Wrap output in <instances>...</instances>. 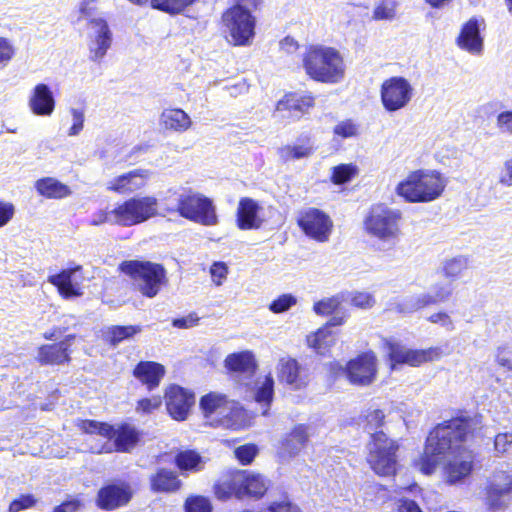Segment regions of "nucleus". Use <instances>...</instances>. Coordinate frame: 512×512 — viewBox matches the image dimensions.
Masks as SVG:
<instances>
[{"mask_svg":"<svg viewBox=\"0 0 512 512\" xmlns=\"http://www.w3.org/2000/svg\"><path fill=\"white\" fill-rule=\"evenodd\" d=\"M223 22L234 45H250L255 35V17L250 8L234 5L223 15Z\"/></svg>","mask_w":512,"mask_h":512,"instance_id":"9b49d317","label":"nucleus"},{"mask_svg":"<svg viewBox=\"0 0 512 512\" xmlns=\"http://www.w3.org/2000/svg\"><path fill=\"white\" fill-rule=\"evenodd\" d=\"M97 9V0H81L75 10L76 21L93 19V15Z\"/></svg>","mask_w":512,"mask_h":512,"instance_id":"3c124183","label":"nucleus"},{"mask_svg":"<svg viewBox=\"0 0 512 512\" xmlns=\"http://www.w3.org/2000/svg\"><path fill=\"white\" fill-rule=\"evenodd\" d=\"M186 512H211V505L207 498L197 496L187 499Z\"/></svg>","mask_w":512,"mask_h":512,"instance_id":"13d9d810","label":"nucleus"},{"mask_svg":"<svg viewBox=\"0 0 512 512\" xmlns=\"http://www.w3.org/2000/svg\"><path fill=\"white\" fill-rule=\"evenodd\" d=\"M345 298L353 306L361 309L371 308L375 303L373 296L368 292H355L347 295V297L345 296Z\"/></svg>","mask_w":512,"mask_h":512,"instance_id":"603ef678","label":"nucleus"},{"mask_svg":"<svg viewBox=\"0 0 512 512\" xmlns=\"http://www.w3.org/2000/svg\"><path fill=\"white\" fill-rule=\"evenodd\" d=\"M315 151L314 142L310 137L297 139L293 144L282 146L278 155L285 162L309 158Z\"/></svg>","mask_w":512,"mask_h":512,"instance_id":"2f4dec72","label":"nucleus"},{"mask_svg":"<svg viewBox=\"0 0 512 512\" xmlns=\"http://www.w3.org/2000/svg\"><path fill=\"white\" fill-rule=\"evenodd\" d=\"M117 225L131 227L158 215V199L154 196L131 197L113 209Z\"/></svg>","mask_w":512,"mask_h":512,"instance_id":"0eeeda50","label":"nucleus"},{"mask_svg":"<svg viewBox=\"0 0 512 512\" xmlns=\"http://www.w3.org/2000/svg\"><path fill=\"white\" fill-rule=\"evenodd\" d=\"M297 507L285 495L283 500L271 502L267 507V512H293Z\"/></svg>","mask_w":512,"mask_h":512,"instance_id":"0e129e2a","label":"nucleus"},{"mask_svg":"<svg viewBox=\"0 0 512 512\" xmlns=\"http://www.w3.org/2000/svg\"><path fill=\"white\" fill-rule=\"evenodd\" d=\"M164 375V366L153 361H142L134 369V376L150 390L160 384Z\"/></svg>","mask_w":512,"mask_h":512,"instance_id":"473e14b6","label":"nucleus"},{"mask_svg":"<svg viewBox=\"0 0 512 512\" xmlns=\"http://www.w3.org/2000/svg\"><path fill=\"white\" fill-rule=\"evenodd\" d=\"M512 501V476L499 473L494 476L486 496V504L490 509L505 508Z\"/></svg>","mask_w":512,"mask_h":512,"instance_id":"4be33fe9","label":"nucleus"},{"mask_svg":"<svg viewBox=\"0 0 512 512\" xmlns=\"http://www.w3.org/2000/svg\"><path fill=\"white\" fill-rule=\"evenodd\" d=\"M446 185L447 181L440 172L418 169L398 183L396 193L408 202H431L442 195Z\"/></svg>","mask_w":512,"mask_h":512,"instance_id":"7ed1b4c3","label":"nucleus"},{"mask_svg":"<svg viewBox=\"0 0 512 512\" xmlns=\"http://www.w3.org/2000/svg\"><path fill=\"white\" fill-rule=\"evenodd\" d=\"M512 444V432L499 433L495 437L494 446L498 453H505Z\"/></svg>","mask_w":512,"mask_h":512,"instance_id":"338daca9","label":"nucleus"},{"mask_svg":"<svg viewBox=\"0 0 512 512\" xmlns=\"http://www.w3.org/2000/svg\"><path fill=\"white\" fill-rule=\"evenodd\" d=\"M131 495L127 485H109L98 492L97 504L101 509L113 510L127 504Z\"/></svg>","mask_w":512,"mask_h":512,"instance_id":"cd10ccee","label":"nucleus"},{"mask_svg":"<svg viewBox=\"0 0 512 512\" xmlns=\"http://www.w3.org/2000/svg\"><path fill=\"white\" fill-rule=\"evenodd\" d=\"M120 270L133 280L135 289L147 298L156 297L168 283L166 269L158 263L129 260L120 264Z\"/></svg>","mask_w":512,"mask_h":512,"instance_id":"20e7f679","label":"nucleus"},{"mask_svg":"<svg viewBox=\"0 0 512 512\" xmlns=\"http://www.w3.org/2000/svg\"><path fill=\"white\" fill-rule=\"evenodd\" d=\"M80 428L85 433L97 434L108 439L114 438V445L119 452L131 451L140 439L139 431L129 424L115 428L106 423L85 420L81 422Z\"/></svg>","mask_w":512,"mask_h":512,"instance_id":"9d476101","label":"nucleus"},{"mask_svg":"<svg viewBox=\"0 0 512 512\" xmlns=\"http://www.w3.org/2000/svg\"><path fill=\"white\" fill-rule=\"evenodd\" d=\"M414 96V87L402 76H393L383 81L380 99L383 108L393 113L406 108Z\"/></svg>","mask_w":512,"mask_h":512,"instance_id":"f8f14e48","label":"nucleus"},{"mask_svg":"<svg viewBox=\"0 0 512 512\" xmlns=\"http://www.w3.org/2000/svg\"><path fill=\"white\" fill-rule=\"evenodd\" d=\"M75 335H68L57 344L43 345L39 348L37 358L42 364H63L70 361L68 347Z\"/></svg>","mask_w":512,"mask_h":512,"instance_id":"c85d7f7f","label":"nucleus"},{"mask_svg":"<svg viewBox=\"0 0 512 512\" xmlns=\"http://www.w3.org/2000/svg\"><path fill=\"white\" fill-rule=\"evenodd\" d=\"M150 175L149 170L136 169L113 178L106 188L119 194H132L146 186Z\"/></svg>","mask_w":512,"mask_h":512,"instance_id":"a878e982","label":"nucleus"},{"mask_svg":"<svg viewBox=\"0 0 512 512\" xmlns=\"http://www.w3.org/2000/svg\"><path fill=\"white\" fill-rule=\"evenodd\" d=\"M35 503L36 500L32 495H21L11 502L9 512H20L21 510L33 507Z\"/></svg>","mask_w":512,"mask_h":512,"instance_id":"680f3d73","label":"nucleus"},{"mask_svg":"<svg viewBox=\"0 0 512 512\" xmlns=\"http://www.w3.org/2000/svg\"><path fill=\"white\" fill-rule=\"evenodd\" d=\"M428 321L433 324H439L447 331H453L455 329L452 318L448 313L443 311L433 313L428 317Z\"/></svg>","mask_w":512,"mask_h":512,"instance_id":"bf43d9fd","label":"nucleus"},{"mask_svg":"<svg viewBox=\"0 0 512 512\" xmlns=\"http://www.w3.org/2000/svg\"><path fill=\"white\" fill-rule=\"evenodd\" d=\"M200 408L204 417L212 426H223L230 429H238V420L243 416V411L235 401L228 400L224 394L211 392L200 400Z\"/></svg>","mask_w":512,"mask_h":512,"instance_id":"423d86ee","label":"nucleus"},{"mask_svg":"<svg viewBox=\"0 0 512 512\" xmlns=\"http://www.w3.org/2000/svg\"><path fill=\"white\" fill-rule=\"evenodd\" d=\"M452 294L450 283H436L430 291L426 293L411 295L403 298L397 304L398 311L402 313H412L426 306L445 302Z\"/></svg>","mask_w":512,"mask_h":512,"instance_id":"dca6fc26","label":"nucleus"},{"mask_svg":"<svg viewBox=\"0 0 512 512\" xmlns=\"http://www.w3.org/2000/svg\"><path fill=\"white\" fill-rule=\"evenodd\" d=\"M165 397L169 414L178 421H183L187 418L190 409L195 403V396L192 392L176 385L168 388Z\"/></svg>","mask_w":512,"mask_h":512,"instance_id":"5701e85b","label":"nucleus"},{"mask_svg":"<svg viewBox=\"0 0 512 512\" xmlns=\"http://www.w3.org/2000/svg\"><path fill=\"white\" fill-rule=\"evenodd\" d=\"M302 64L306 74L317 82L337 84L345 77L343 56L333 47L309 46L303 55Z\"/></svg>","mask_w":512,"mask_h":512,"instance_id":"f03ea898","label":"nucleus"},{"mask_svg":"<svg viewBox=\"0 0 512 512\" xmlns=\"http://www.w3.org/2000/svg\"><path fill=\"white\" fill-rule=\"evenodd\" d=\"M498 182L504 187L512 186V157L504 162L498 176Z\"/></svg>","mask_w":512,"mask_h":512,"instance_id":"69168bd1","label":"nucleus"},{"mask_svg":"<svg viewBox=\"0 0 512 512\" xmlns=\"http://www.w3.org/2000/svg\"><path fill=\"white\" fill-rule=\"evenodd\" d=\"M367 449V462L376 474L389 476L395 473L396 452L399 449L397 441L388 438L386 434H379L375 441H369Z\"/></svg>","mask_w":512,"mask_h":512,"instance_id":"1a4fd4ad","label":"nucleus"},{"mask_svg":"<svg viewBox=\"0 0 512 512\" xmlns=\"http://www.w3.org/2000/svg\"><path fill=\"white\" fill-rule=\"evenodd\" d=\"M385 417L384 411L375 407H370L363 413L361 424L364 431L370 435V441H375V437L379 434H385L383 431Z\"/></svg>","mask_w":512,"mask_h":512,"instance_id":"c9c22d12","label":"nucleus"},{"mask_svg":"<svg viewBox=\"0 0 512 512\" xmlns=\"http://www.w3.org/2000/svg\"><path fill=\"white\" fill-rule=\"evenodd\" d=\"M234 453L241 464L247 465L253 461L258 453V449L253 444H247L235 449Z\"/></svg>","mask_w":512,"mask_h":512,"instance_id":"4d7b16f0","label":"nucleus"},{"mask_svg":"<svg viewBox=\"0 0 512 512\" xmlns=\"http://www.w3.org/2000/svg\"><path fill=\"white\" fill-rule=\"evenodd\" d=\"M69 113L72 117V125L69 128L68 136H77L84 128L85 114L82 109L70 108Z\"/></svg>","mask_w":512,"mask_h":512,"instance_id":"5fc2aeb1","label":"nucleus"},{"mask_svg":"<svg viewBox=\"0 0 512 512\" xmlns=\"http://www.w3.org/2000/svg\"><path fill=\"white\" fill-rule=\"evenodd\" d=\"M357 169L352 164H341L333 168L332 182L335 184H343L351 180L356 174Z\"/></svg>","mask_w":512,"mask_h":512,"instance_id":"8fccbe9b","label":"nucleus"},{"mask_svg":"<svg viewBox=\"0 0 512 512\" xmlns=\"http://www.w3.org/2000/svg\"><path fill=\"white\" fill-rule=\"evenodd\" d=\"M297 303L296 297L291 294H283L279 296L277 299L271 302L269 305V309L273 313H282L290 309Z\"/></svg>","mask_w":512,"mask_h":512,"instance_id":"864d4df0","label":"nucleus"},{"mask_svg":"<svg viewBox=\"0 0 512 512\" xmlns=\"http://www.w3.org/2000/svg\"><path fill=\"white\" fill-rule=\"evenodd\" d=\"M331 369L335 374H345L355 385L367 386L373 383L377 375V358L373 352H366L350 360L343 368L339 363H332Z\"/></svg>","mask_w":512,"mask_h":512,"instance_id":"ddd939ff","label":"nucleus"},{"mask_svg":"<svg viewBox=\"0 0 512 512\" xmlns=\"http://www.w3.org/2000/svg\"><path fill=\"white\" fill-rule=\"evenodd\" d=\"M212 281L217 285H222L228 274V267L223 262H215L210 268Z\"/></svg>","mask_w":512,"mask_h":512,"instance_id":"052dcab7","label":"nucleus"},{"mask_svg":"<svg viewBox=\"0 0 512 512\" xmlns=\"http://www.w3.org/2000/svg\"><path fill=\"white\" fill-rule=\"evenodd\" d=\"M496 127L500 133L512 136V109L503 110L496 116Z\"/></svg>","mask_w":512,"mask_h":512,"instance_id":"6e6d98bb","label":"nucleus"},{"mask_svg":"<svg viewBox=\"0 0 512 512\" xmlns=\"http://www.w3.org/2000/svg\"><path fill=\"white\" fill-rule=\"evenodd\" d=\"M469 431L470 425L463 419H453L436 426L428 435L415 466L423 474L431 475L442 465L447 483H461L473 470L474 455L463 445Z\"/></svg>","mask_w":512,"mask_h":512,"instance_id":"f257e3e1","label":"nucleus"},{"mask_svg":"<svg viewBox=\"0 0 512 512\" xmlns=\"http://www.w3.org/2000/svg\"><path fill=\"white\" fill-rule=\"evenodd\" d=\"M385 346L388 349L391 369H395L397 364L419 366L426 362L439 360L443 356V351L440 347L417 350L407 348L390 340L385 341Z\"/></svg>","mask_w":512,"mask_h":512,"instance_id":"4468645a","label":"nucleus"},{"mask_svg":"<svg viewBox=\"0 0 512 512\" xmlns=\"http://www.w3.org/2000/svg\"><path fill=\"white\" fill-rule=\"evenodd\" d=\"M159 125L164 130L182 133L191 127L192 120L182 109L167 108L160 114Z\"/></svg>","mask_w":512,"mask_h":512,"instance_id":"c756f323","label":"nucleus"},{"mask_svg":"<svg viewBox=\"0 0 512 512\" xmlns=\"http://www.w3.org/2000/svg\"><path fill=\"white\" fill-rule=\"evenodd\" d=\"M90 29V59L94 62H99L104 58L112 45V32L107 21L103 18L91 19Z\"/></svg>","mask_w":512,"mask_h":512,"instance_id":"6ab92c4d","label":"nucleus"},{"mask_svg":"<svg viewBox=\"0 0 512 512\" xmlns=\"http://www.w3.org/2000/svg\"><path fill=\"white\" fill-rule=\"evenodd\" d=\"M196 0H152V8L169 14H178Z\"/></svg>","mask_w":512,"mask_h":512,"instance_id":"c03bdc74","label":"nucleus"},{"mask_svg":"<svg viewBox=\"0 0 512 512\" xmlns=\"http://www.w3.org/2000/svg\"><path fill=\"white\" fill-rule=\"evenodd\" d=\"M298 225L307 236L319 242H326L329 239L333 227L330 217L316 208L302 212Z\"/></svg>","mask_w":512,"mask_h":512,"instance_id":"f3484780","label":"nucleus"},{"mask_svg":"<svg viewBox=\"0 0 512 512\" xmlns=\"http://www.w3.org/2000/svg\"><path fill=\"white\" fill-rule=\"evenodd\" d=\"M176 464L181 471L198 472L203 469L204 461L197 452L186 450L176 456Z\"/></svg>","mask_w":512,"mask_h":512,"instance_id":"ea45409f","label":"nucleus"},{"mask_svg":"<svg viewBox=\"0 0 512 512\" xmlns=\"http://www.w3.org/2000/svg\"><path fill=\"white\" fill-rule=\"evenodd\" d=\"M397 512H423L419 505L406 497H401L396 501Z\"/></svg>","mask_w":512,"mask_h":512,"instance_id":"774afa93","label":"nucleus"},{"mask_svg":"<svg viewBox=\"0 0 512 512\" xmlns=\"http://www.w3.org/2000/svg\"><path fill=\"white\" fill-rule=\"evenodd\" d=\"M276 371L278 380L293 390L305 388L310 380L308 370L291 357L280 358Z\"/></svg>","mask_w":512,"mask_h":512,"instance_id":"aec40b11","label":"nucleus"},{"mask_svg":"<svg viewBox=\"0 0 512 512\" xmlns=\"http://www.w3.org/2000/svg\"><path fill=\"white\" fill-rule=\"evenodd\" d=\"M36 191L46 198L62 199L71 195V189L53 177H45L35 182Z\"/></svg>","mask_w":512,"mask_h":512,"instance_id":"f704fd0d","label":"nucleus"},{"mask_svg":"<svg viewBox=\"0 0 512 512\" xmlns=\"http://www.w3.org/2000/svg\"><path fill=\"white\" fill-rule=\"evenodd\" d=\"M30 112L38 117H50L56 107V100L51 87L45 83H37L27 97Z\"/></svg>","mask_w":512,"mask_h":512,"instance_id":"412c9836","label":"nucleus"},{"mask_svg":"<svg viewBox=\"0 0 512 512\" xmlns=\"http://www.w3.org/2000/svg\"><path fill=\"white\" fill-rule=\"evenodd\" d=\"M310 93H288L277 102L275 113L281 117L300 118L314 106Z\"/></svg>","mask_w":512,"mask_h":512,"instance_id":"393cba45","label":"nucleus"},{"mask_svg":"<svg viewBox=\"0 0 512 512\" xmlns=\"http://www.w3.org/2000/svg\"><path fill=\"white\" fill-rule=\"evenodd\" d=\"M401 219L400 211L384 205H375L364 221L365 230L391 248L398 242L401 235Z\"/></svg>","mask_w":512,"mask_h":512,"instance_id":"39448f33","label":"nucleus"},{"mask_svg":"<svg viewBox=\"0 0 512 512\" xmlns=\"http://www.w3.org/2000/svg\"><path fill=\"white\" fill-rule=\"evenodd\" d=\"M16 47L12 40L0 36V70L7 67L16 55Z\"/></svg>","mask_w":512,"mask_h":512,"instance_id":"09e8293b","label":"nucleus"},{"mask_svg":"<svg viewBox=\"0 0 512 512\" xmlns=\"http://www.w3.org/2000/svg\"><path fill=\"white\" fill-rule=\"evenodd\" d=\"M486 29L485 19L481 16L471 17L466 21L457 36V47L472 56H481L484 53V36Z\"/></svg>","mask_w":512,"mask_h":512,"instance_id":"2eb2a0df","label":"nucleus"},{"mask_svg":"<svg viewBox=\"0 0 512 512\" xmlns=\"http://www.w3.org/2000/svg\"><path fill=\"white\" fill-rule=\"evenodd\" d=\"M274 379L271 374L258 378L254 385V399L257 403L263 404L266 408L262 412L266 415L268 408L273 400Z\"/></svg>","mask_w":512,"mask_h":512,"instance_id":"58836bf2","label":"nucleus"},{"mask_svg":"<svg viewBox=\"0 0 512 512\" xmlns=\"http://www.w3.org/2000/svg\"><path fill=\"white\" fill-rule=\"evenodd\" d=\"M150 485L154 492L171 493L180 488L181 481L175 472L162 468L150 477Z\"/></svg>","mask_w":512,"mask_h":512,"instance_id":"e433bc0d","label":"nucleus"},{"mask_svg":"<svg viewBox=\"0 0 512 512\" xmlns=\"http://www.w3.org/2000/svg\"><path fill=\"white\" fill-rule=\"evenodd\" d=\"M161 406L160 397L145 398L138 401L136 406L137 412L151 413Z\"/></svg>","mask_w":512,"mask_h":512,"instance_id":"e2e57ef3","label":"nucleus"},{"mask_svg":"<svg viewBox=\"0 0 512 512\" xmlns=\"http://www.w3.org/2000/svg\"><path fill=\"white\" fill-rule=\"evenodd\" d=\"M263 207L254 199L244 197L239 200L236 210V225L240 230H257L264 223Z\"/></svg>","mask_w":512,"mask_h":512,"instance_id":"b1692460","label":"nucleus"},{"mask_svg":"<svg viewBox=\"0 0 512 512\" xmlns=\"http://www.w3.org/2000/svg\"><path fill=\"white\" fill-rule=\"evenodd\" d=\"M467 268L468 258L464 256H458L446 260L443 263L442 272L446 278L454 281L460 277Z\"/></svg>","mask_w":512,"mask_h":512,"instance_id":"79ce46f5","label":"nucleus"},{"mask_svg":"<svg viewBox=\"0 0 512 512\" xmlns=\"http://www.w3.org/2000/svg\"><path fill=\"white\" fill-rule=\"evenodd\" d=\"M344 301H346L344 294H337L332 297H327L314 303L313 311L317 315L328 316L337 312Z\"/></svg>","mask_w":512,"mask_h":512,"instance_id":"a19ab883","label":"nucleus"},{"mask_svg":"<svg viewBox=\"0 0 512 512\" xmlns=\"http://www.w3.org/2000/svg\"><path fill=\"white\" fill-rule=\"evenodd\" d=\"M215 494L221 500H226L232 495L241 499L240 483L237 482V472L229 479L222 480L215 486Z\"/></svg>","mask_w":512,"mask_h":512,"instance_id":"37998d69","label":"nucleus"},{"mask_svg":"<svg viewBox=\"0 0 512 512\" xmlns=\"http://www.w3.org/2000/svg\"><path fill=\"white\" fill-rule=\"evenodd\" d=\"M396 13V3L393 0H380L374 7V20H392Z\"/></svg>","mask_w":512,"mask_h":512,"instance_id":"a18cd8bd","label":"nucleus"},{"mask_svg":"<svg viewBox=\"0 0 512 512\" xmlns=\"http://www.w3.org/2000/svg\"><path fill=\"white\" fill-rule=\"evenodd\" d=\"M227 369L237 373H243L252 376L256 371V360L251 351H242L230 354L225 359Z\"/></svg>","mask_w":512,"mask_h":512,"instance_id":"72a5a7b5","label":"nucleus"},{"mask_svg":"<svg viewBox=\"0 0 512 512\" xmlns=\"http://www.w3.org/2000/svg\"><path fill=\"white\" fill-rule=\"evenodd\" d=\"M176 211L182 217L205 226H213L218 222L212 200L191 190L179 195Z\"/></svg>","mask_w":512,"mask_h":512,"instance_id":"6e6552de","label":"nucleus"},{"mask_svg":"<svg viewBox=\"0 0 512 512\" xmlns=\"http://www.w3.org/2000/svg\"><path fill=\"white\" fill-rule=\"evenodd\" d=\"M333 133L342 139L356 137L359 134V124L352 119L342 120L334 126Z\"/></svg>","mask_w":512,"mask_h":512,"instance_id":"49530a36","label":"nucleus"},{"mask_svg":"<svg viewBox=\"0 0 512 512\" xmlns=\"http://www.w3.org/2000/svg\"><path fill=\"white\" fill-rule=\"evenodd\" d=\"M83 268L77 265L48 277V282L57 287L59 294L65 299L81 297L83 292Z\"/></svg>","mask_w":512,"mask_h":512,"instance_id":"a211bd4d","label":"nucleus"},{"mask_svg":"<svg viewBox=\"0 0 512 512\" xmlns=\"http://www.w3.org/2000/svg\"><path fill=\"white\" fill-rule=\"evenodd\" d=\"M237 482L240 483V495L260 499L267 492L270 481L262 474L249 471H238Z\"/></svg>","mask_w":512,"mask_h":512,"instance_id":"bb28decb","label":"nucleus"},{"mask_svg":"<svg viewBox=\"0 0 512 512\" xmlns=\"http://www.w3.org/2000/svg\"><path fill=\"white\" fill-rule=\"evenodd\" d=\"M307 343L317 353L325 354L335 345L336 335L328 326H323L307 337Z\"/></svg>","mask_w":512,"mask_h":512,"instance_id":"4c0bfd02","label":"nucleus"},{"mask_svg":"<svg viewBox=\"0 0 512 512\" xmlns=\"http://www.w3.org/2000/svg\"><path fill=\"white\" fill-rule=\"evenodd\" d=\"M308 428L303 424L295 426L280 443L279 453L283 456H295L306 445L308 441Z\"/></svg>","mask_w":512,"mask_h":512,"instance_id":"7c9ffc66","label":"nucleus"},{"mask_svg":"<svg viewBox=\"0 0 512 512\" xmlns=\"http://www.w3.org/2000/svg\"><path fill=\"white\" fill-rule=\"evenodd\" d=\"M140 331L141 328L139 326H115L109 332V340L111 344L117 345L121 341L132 337Z\"/></svg>","mask_w":512,"mask_h":512,"instance_id":"de8ad7c7","label":"nucleus"}]
</instances>
